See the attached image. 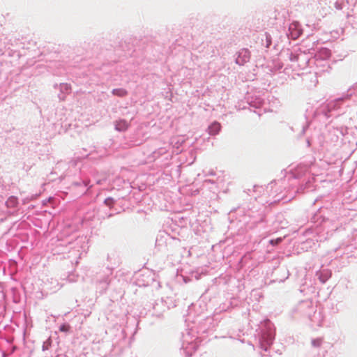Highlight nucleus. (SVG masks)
I'll use <instances>...</instances> for the list:
<instances>
[{
    "label": "nucleus",
    "instance_id": "40",
    "mask_svg": "<svg viewBox=\"0 0 357 357\" xmlns=\"http://www.w3.org/2000/svg\"><path fill=\"white\" fill-rule=\"evenodd\" d=\"M56 357H69V356H68L67 355H66L64 354H57L56 356Z\"/></svg>",
    "mask_w": 357,
    "mask_h": 357
},
{
    "label": "nucleus",
    "instance_id": "21",
    "mask_svg": "<svg viewBox=\"0 0 357 357\" xmlns=\"http://www.w3.org/2000/svg\"><path fill=\"white\" fill-rule=\"evenodd\" d=\"M197 347L198 345L196 342H191L188 343L186 346L183 345L181 352H183L186 357H191L197 349Z\"/></svg>",
    "mask_w": 357,
    "mask_h": 357
},
{
    "label": "nucleus",
    "instance_id": "31",
    "mask_svg": "<svg viewBox=\"0 0 357 357\" xmlns=\"http://www.w3.org/2000/svg\"><path fill=\"white\" fill-rule=\"evenodd\" d=\"M52 344V340L51 337H48L45 341L43 342V346H42V350L43 351L49 350L51 347Z\"/></svg>",
    "mask_w": 357,
    "mask_h": 357
},
{
    "label": "nucleus",
    "instance_id": "4",
    "mask_svg": "<svg viewBox=\"0 0 357 357\" xmlns=\"http://www.w3.org/2000/svg\"><path fill=\"white\" fill-rule=\"evenodd\" d=\"M309 165L300 164L296 167L290 170L289 173L285 176L283 180L279 181L280 186L283 185L287 180L289 183L288 188L284 189L287 191H294L296 193L303 192V190L307 187L309 181H305V179L302 181L301 183L300 180L308 172Z\"/></svg>",
    "mask_w": 357,
    "mask_h": 357
},
{
    "label": "nucleus",
    "instance_id": "45",
    "mask_svg": "<svg viewBox=\"0 0 357 357\" xmlns=\"http://www.w3.org/2000/svg\"><path fill=\"white\" fill-rule=\"evenodd\" d=\"M270 243H271V244L274 245V241L273 240H271Z\"/></svg>",
    "mask_w": 357,
    "mask_h": 357
},
{
    "label": "nucleus",
    "instance_id": "6",
    "mask_svg": "<svg viewBox=\"0 0 357 357\" xmlns=\"http://www.w3.org/2000/svg\"><path fill=\"white\" fill-rule=\"evenodd\" d=\"M87 249L86 237L76 236L66 245V250H68L66 257L69 259L72 264H78L82 255L86 252Z\"/></svg>",
    "mask_w": 357,
    "mask_h": 357
},
{
    "label": "nucleus",
    "instance_id": "41",
    "mask_svg": "<svg viewBox=\"0 0 357 357\" xmlns=\"http://www.w3.org/2000/svg\"><path fill=\"white\" fill-rule=\"evenodd\" d=\"M64 70V69H62V70H59L58 71L55 72V74L56 75H61L63 73V71Z\"/></svg>",
    "mask_w": 357,
    "mask_h": 357
},
{
    "label": "nucleus",
    "instance_id": "2",
    "mask_svg": "<svg viewBox=\"0 0 357 357\" xmlns=\"http://www.w3.org/2000/svg\"><path fill=\"white\" fill-rule=\"evenodd\" d=\"M244 224L246 230L261 234L267 233V220L263 207L252 206L244 211Z\"/></svg>",
    "mask_w": 357,
    "mask_h": 357
},
{
    "label": "nucleus",
    "instance_id": "14",
    "mask_svg": "<svg viewBox=\"0 0 357 357\" xmlns=\"http://www.w3.org/2000/svg\"><path fill=\"white\" fill-rule=\"evenodd\" d=\"M92 187L90 185V181L88 179H80L78 181H74L71 184V188L77 191L79 195H84Z\"/></svg>",
    "mask_w": 357,
    "mask_h": 357
},
{
    "label": "nucleus",
    "instance_id": "36",
    "mask_svg": "<svg viewBox=\"0 0 357 357\" xmlns=\"http://www.w3.org/2000/svg\"><path fill=\"white\" fill-rule=\"evenodd\" d=\"M200 324H201V325L199 327L198 333H199V332L200 333H206L208 328L205 326H203L202 323H200Z\"/></svg>",
    "mask_w": 357,
    "mask_h": 357
},
{
    "label": "nucleus",
    "instance_id": "18",
    "mask_svg": "<svg viewBox=\"0 0 357 357\" xmlns=\"http://www.w3.org/2000/svg\"><path fill=\"white\" fill-rule=\"evenodd\" d=\"M331 271L325 268L323 266L316 272L315 276L322 283L324 284L331 277Z\"/></svg>",
    "mask_w": 357,
    "mask_h": 357
},
{
    "label": "nucleus",
    "instance_id": "11",
    "mask_svg": "<svg viewBox=\"0 0 357 357\" xmlns=\"http://www.w3.org/2000/svg\"><path fill=\"white\" fill-rule=\"evenodd\" d=\"M136 283L139 287L153 286L155 288L160 287V282L155 280V274L149 270L142 271L138 275Z\"/></svg>",
    "mask_w": 357,
    "mask_h": 357
},
{
    "label": "nucleus",
    "instance_id": "25",
    "mask_svg": "<svg viewBox=\"0 0 357 357\" xmlns=\"http://www.w3.org/2000/svg\"><path fill=\"white\" fill-rule=\"evenodd\" d=\"M245 192L250 196H255V198L257 199L258 196L264 192V188L261 185H255L252 190L248 189Z\"/></svg>",
    "mask_w": 357,
    "mask_h": 357
},
{
    "label": "nucleus",
    "instance_id": "22",
    "mask_svg": "<svg viewBox=\"0 0 357 357\" xmlns=\"http://www.w3.org/2000/svg\"><path fill=\"white\" fill-rule=\"evenodd\" d=\"M5 205L8 208L13 211H17L19 206L18 198L15 196H10L5 202Z\"/></svg>",
    "mask_w": 357,
    "mask_h": 357
},
{
    "label": "nucleus",
    "instance_id": "28",
    "mask_svg": "<svg viewBox=\"0 0 357 357\" xmlns=\"http://www.w3.org/2000/svg\"><path fill=\"white\" fill-rule=\"evenodd\" d=\"M164 155H167V150L165 147L159 148L152 153V157L154 160H156Z\"/></svg>",
    "mask_w": 357,
    "mask_h": 357
},
{
    "label": "nucleus",
    "instance_id": "16",
    "mask_svg": "<svg viewBox=\"0 0 357 357\" xmlns=\"http://www.w3.org/2000/svg\"><path fill=\"white\" fill-rule=\"evenodd\" d=\"M251 54L248 48H242L236 53L235 63L238 66H244L250 61Z\"/></svg>",
    "mask_w": 357,
    "mask_h": 357
},
{
    "label": "nucleus",
    "instance_id": "46",
    "mask_svg": "<svg viewBox=\"0 0 357 357\" xmlns=\"http://www.w3.org/2000/svg\"><path fill=\"white\" fill-rule=\"evenodd\" d=\"M307 144L308 146H310V141H309L308 139L307 140Z\"/></svg>",
    "mask_w": 357,
    "mask_h": 357
},
{
    "label": "nucleus",
    "instance_id": "50",
    "mask_svg": "<svg viewBox=\"0 0 357 357\" xmlns=\"http://www.w3.org/2000/svg\"><path fill=\"white\" fill-rule=\"evenodd\" d=\"M281 241L280 238L277 239V242Z\"/></svg>",
    "mask_w": 357,
    "mask_h": 357
},
{
    "label": "nucleus",
    "instance_id": "19",
    "mask_svg": "<svg viewBox=\"0 0 357 357\" xmlns=\"http://www.w3.org/2000/svg\"><path fill=\"white\" fill-rule=\"evenodd\" d=\"M277 183L275 181H272L266 187V190H271V191H274L273 192V193H276L275 195L273 196V199L272 201H270V204L273 203V202H279L280 199H284V195H280V194L282 193V192H280V193L278 192V188L276 187L277 185Z\"/></svg>",
    "mask_w": 357,
    "mask_h": 357
},
{
    "label": "nucleus",
    "instance_id": "17",
    "mask_svg": "<svg viewBox=\"0 0 357 357\" xmlns=\"http://www.w3.org/2000/svg\"><path fill=\"white\" fill-rule=\"evenodd\" d=\"M112 275V271L109 268H107L102 278L98 279V283L102 291L105 292L107 290L109 283L111 282Z\"/></svg>",
    "mask_w": 357,
    "mask_h": 357
},
{
    "label": "nucleus",
    "instance_id": "9",
    "mask_svg": "<svg viewBox=\"0 0 357 357\" xmlns=\"http://www.w3.org/2000/svg\"><path fill=\"white\" fill-rule=\"evenodd\" d=\"M287 55L291 62L297 63V66L300 68H306L310 62L308 55L299 47L294 48L292 50H287Z\"/></svg>",
    "mask_w": 357,
    "mask_h": 357
},
{
    "label": "nucleus",
    "instance_id": "1",
    "mask_svg": "<svg viewBox=\"0 0 357 357\" xmlns=\"http://www.w3.org/2000/svg\"><path fill=\"white\" fill-rule=\"evenodd\" d=\"M313 226L306 229L305 235L307 236V242L308 241L322 242L328 238V233L333 229L332 221L325 217L321 211L315 213L312 217Z\"/></svg>",
    "mask_w": 357,
    "mask_h": 357
},
{
    "label": "nucleus",
    "instance_id": "8",
    "mask_svg": "<svg viewBox=\"0 0 357 357\" xmlns=\"http://www.w3.org/2000/svg\"><path fill=\"white\" fill-rule=\"evenodd\" d=\"M180 246V239L167 233L160 234L155 240V247L161 252H172Z\"/></svg>",
    "mask_w": 357,
    "mask_h": 357
},
{
    "label": "nucleus",
    "instance_id": "24",
    "mask_svg": "<svg viewBox=\"0 0 357 357\" xmlns=\"http://www.w3.org/2000/svg\"><path fill=\"white\" fill-rule=\"evenodd\" d=\"M233 308V305L231 301H227L220 304L215 310V312L216 314H220L223 312H228Z\"/></svg>",
    "mask_w": 357,
    "mask_h": 357
},
{
    "label": "nucleus",
    "instance_id": "34",
    "mask_svg": "<svg viewBox=\"0 0 357 357\" xmlns=\"http://www.w3.org/2000/svg\"><path fill=\"white\" fill-rule=\"evenodd\" d=\"M70 326L67 323H64V324H62L60 326H59V331L61 332H64V333H67L70 331Z\"/></svg>",
    "mask_w": 357,
    "mask_h": 357
},
{
    "label": "nucleus",
    "instance_id": "47",
    "mask_svg": "<svg viewBox=\"0 0 357 357\" xmlns=\"http://www.w3.org/2000/svg\"><path fill=\"white\" fill-rule=\"evenodd\" d=\"M96 183H97V184H100V181H99V180H98V181H96Z\"/></svg>",
    "mask_w": 357,
    "mask_h": 357
},
{
    "label": "nucleus",
    "instance_id": "33",
    "mask_svg": "<svg viewBox=\"0 0 357 357\" xmlns=\"http://www.w3.org/2000/svg\"><path fill=\"white\" fill-rule=\"evenodd\" d=\"M323 339L318 337L315 339H312L311 341V344L314 347H320L322 344Z\"/></svg>",
    "mask_w": 357,
    "mask_h": 357
},
{
    "label": "nucleus",
    "instance_id": "26",
    "mask_svg": "<svg viewBox=\"0 0 357 357\" xmlns=\"http://www.w3.org/2000/svg\"><path fill=\"white\" fill-rule=\"evenodd\" d=\"M331 52L328 48H321L317 54H315V58L320 59L321 60H326L331 57Z\"/></svg>",
    "mask_w": 357,
    "mask_h": 357
},
{
    "label": "nucleus",
    "instance_id": "43",
    "mask_svg": "<svg viewBox=\"0 0 357 357\" xmlns=\"http://www.w3.org/2000/svg\"><path fill=\"white\" fill-rule=\"evenodd\" d=\"M58 86H59V85L58 84H55L54 85V89H57V88H58Z\"/></svg>",
    "mask_w": 357,
    "mask_h": 357
},
{
    "label": "nucleus",
    "instance_id": "10",
    "mask_svg": "<svg viewBox=\"0 0 357 357\" xmlns=\"http://www.w3.org/2000/svg\"><path fill=\"white\" fill-rule=\"evenodd\" d=\"M288 30L286 33L287 37L292 40L298 38L301 36L304 35L305 37H309L311 35L310 31L306 30V28L310 29L309 24H287Z\"/></svg>",
    "mask_w": 357,
    "mask_h": 357
},
{
    "label": "nucleus",
    "instance_id": "12",
    "mask_svg": "<svg viewBox=\"0 0 357 357\" xmlns=\"http://www.w3.org/2000/svg\"><path fill=\"white\" fill-rule=\"evenodd\" d=\"M246 100L250 111L257 114L259 116H261L263 112H266V108L264 107V98L261 95H248L246 97Z\"/></svg>",
    "mask_w": 357,
    "mask_h": 357
},
{
    "label": "nucleus",
    "instance_id": "44",
    "mask_svg": "<svg viewBox=\"0 0 357 357\" xmlns=\"http://www.w3.org/2000/svg\"><path fill=\"white\" fill-rule=\"evenodd\" d=\"M97 101H98V102H101V101H102V98H98L97 99Z\"/></svg>",
    "mask_w": 357,
    "mask_h": 357
},
{
    "label": "nucleus",
    "instance_id": "48",
    "mask_svg": "<svg viewBox=\"0 0 357 357\" xmlns=\"http://www.w3.org/2000/svg\"><path fill=\"white\" fill-rule=\"evenodd\" d=\"M53 65H54V66H56L57 65V62H54V63H53Z\"/></svg>",
    "mask_w": 357,
    "mask_h": 357
},
{
    "label": "nucleus",
    "instance_id": "49",
    "mask_svg": "<svg viewBox=\"0 0 357 357\" xmlns=\"http://www.w3.org/2000/svg\"><path fill=\"white\" fill-rule=\"evenodd\" d=\"M112 215V213H109V214L107 215V217L109 218V217H111Z\"/></svg>",
    "mask_w": 357,
    "mask_h": 357
},
{
    "label": "nucleus",
    "instance_id": "37",
    "mask_svg": "<svg viewBox=\"0 0 357 357\" xmlns=\"http://www.w3.org/2000/svg\"><path fill=\"white\" fill-rule=\"evenodd\" d=\"M204 175L205 176H208V175L214 176V175H215V172L213 170H210L208 172V173L205 174Z\"/></svg>",
    "mask_w": 357,
    "mask_h": 357
},
{
    "label": "nucleus",
    "instance_id": "39",
    "mask_svg": "<svg viewBox=\"0 0 357 357\" xmlns=\"http://www.w3.org/2000/svg\"><path fill=\"white\" fill-rule=\"evenodd\" d=\"M101 96H102L103 99H106L108 98V95L103 91L101 92Z\"/></svg>",
    "mask_w": 357,
    "mask_h": 357
},
{
    "label": "nucleus",
    "instance_id": "42",
    "mask_svg": "<svg viewBox=\"0 0 357 357\" xmlns=\"http://www.w3.org/2000/svg\"><path fill=\"white\" fill-rule=\"evenodd\" d=\"M211 318H206V319H204V321L205 323H208V322L211 323Z\"/></svg>",
    "mask_w": 357,
    "mask_h": 357
},
{
    "label": "nucleus",
    "instance_id": "38",
    "mask_svg": "<svg viewBox=\"0 0 357 357\" xmlns=\"http://www.w3.org/2000/svg\"><path fill=\"white\" fill-rule=\"evenodd\" d=\"M282 66H282V63H278V65H277V66H276V69H275V70H280V69L282 68Z\"/></svg>",
    "mask_w": 357,
    "mask_h": 357
},
{
    "label": "nucleus",
    "instance_id": "29",
    "mask_svg": "<svg viewBox=\"0 0 357 357\" xmlns=\"http://www.w3.org/2000/svg\"><path fill=\"white\" fill-rule=\"evenodd\" d=\"M112 93L114 96H116L118 97L122 98V97L127 96L128 91L125 89L119 88V89H114L112 91Z\"/></svg>",
    "mask_w": 357,
    "mask_h": 357
},
{
    "label": "nucleus",
    "instance_id": "30",
    "mask_svg": "<svg viewBox=\"0 0 357 357\" xmlns=\"http://www.w3.org/2000/svg\"><path fill=\"white\" fill-rule=\"evenodd\" d=\"M264 36L265 38V42L264 40V38H261L262 44L265 45L266 48H268L272 44V37L267 32L264 33Z\"/></svg>",
    "mask_w": 357,
    "mask_h": 357
},
{
    "label": "nucleus",
    "instance_id": "35",
    "mask_svg": "<svg viewBox=\"0 0 357 357\" xmlns=\"http://www.w3.org/2000/svg\"><path fill=\"white\" fill-rule=\"evenodd\" d=\"M35 197V196L32 195L31 197H26L25 198H24L22 202V204H26L27 203H29L30 201H31L32 199H33Z\"/></svg>",
    "mask_w": 357,
    "mask_h": 357
},
{
    "label": "nucleus",
    "instance_id": "23",
    "mask_svg": "<svg viewBox=\"0 0 357 357\" xmlns=\"http://www.w3.org/2000/svg\"><path fill=\"white\" fill-rule=\"evenodd\" d=\"M130 127V123L125 119H119L114 122L115 130L119 132H125Z\"/></svg>",
    "mask_w": 357,
    "mask_h": 357
},
{
    "label": "nucleus",
    "instance_id": "32",
    "mask_svg": "<svg viewBox=\"0 0 357 357\" xmlns=\"http://www.w3.org/2000/svg\"><path fill=\"white\" fill-rule=\"evenodd\" d=\"M116 203V200H114L112 197H107L104 200V204L109 208H112L114 204Z\"/></svg>",
    "mask_w": 357,
    "mask_h": 357
},
{
    "label": "nucleus",
    "instance_id": "27",
    "mask_svg": "<svg viewBox=\"0 0 357 357\" xmlns=\"http://www.w3.org/2000/svg\"><path fill=\"white\" fill-rule=\"evenodd\" d=\"M221 128L220 124L217 122L214 121L208 127V132L210 135H215L218 134Z\"/></svg>",
    "mask_w": 357,
    "mask_h": 357
},
{
    "label": "nucleus",
    "instance_id": "3",
    "mask_svg": "<svg viewBox=\"0 0 357 357\" xmlns=\"http://www.w3.org/2000/svg\"><path fill=\"white\" fill-rule=\"evenodd\" d=\"M293 313L298 317L308 319L312 328L322 326L324 315L321 311L317 310V305L310 299L299 302L294 307Z\"/></svg>",
    "mask_w": 357,
    "mask_h": 357
},
{
    "label": "nucleus",
    "instance_id": "7",
    "mask_svg": "<svg viewBox=\"0 0 357 357\" xmlns=\"http://www.w3.org/2000/svg\"><path fill=\"white\" fill-rule=\"evenodd\" d=\"M354 93V89H349L347 92L343 93L340 97L328 101L323 105L319 113L323 114L327 119L332 116L331 112L341 110L342 105L346 104V102L353 96Z\"/></svg>",
    "mask_w": 357,
    "mask_h": 357
},
{
    "label": "nucleus",
    "instance_id": "5",
    "mask_svg": "<svg viewBox=\"0 0 357 357\" xmlns=\"http://www.w3.org/2000/svg\"><path fill=\"white\" fill-rule=\"evenodd\" d=\"M261 349L266 351L275 339V328L272 322L266 319L260 322L256 330Z\"/></svg>",
    "mask_w": 357,
    "mask_h": 357
},
{
    "label": "nucleus",
    "instance_id": "13",
    "mask_svg": "<svg viewBox=\"0 0 357 357\" xmlns=\"http://www.w3.org/2000/svg\"><path fill=\"white\" fill-rule=\"evenodd\" d=\"M151 305L152 310L149 309V312L152 316L156 317H160L166 310L169 308L162 298L155 300L154 303H151Z\"/></svg>",
    "mask_w": 357,
    "mask_h": 357
},
{
    "label": "nucleus",
    "instance_id": "20",
    "mask_svg": "<svg viewBox=\"0 0 357 357\" xmlns=\"http://www.w3.org/2000/svg\"><path fill=\"white\" fill-rule=\"evenodd\" d=\"M60 93L58 94L59 100L64 101L68 94L71 92V86L67 83L59 84Z\"/></svg>",
    "mask_w": 357,
    "mask_h": 357
},
{
    "label": "nucleus",
    "instance_id": "15",
    "mask_svg": "<svg viewBox=\"0 0 357 357\" xmlns=\"http://www.w3.org/2000/svg\"><path fill=\"white\" fill-rule=\"evenodd\" d=\"M222 180L218 178L217 180L213 179H205L203 182V186L211 191L213 195H217L222 185Z\"/></svg>",
    "mask_w": 357,
    "mask_h": 357
}]
</instances>
